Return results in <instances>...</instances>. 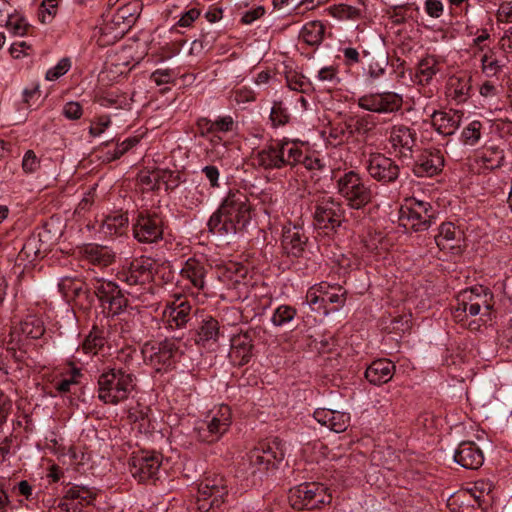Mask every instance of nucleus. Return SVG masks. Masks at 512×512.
<instances>
[{"label":"nucleus","mask_w":512,"mask_h":512,"mask_svg":"<svg viewBox=\"0 0 512 512\" xmlns=\"http://www.w3.org/2000/svg\"><path fill=\"white\" fill-rule=\"evenodd\" d=\"M357 104L363 110L387 114L399 111L403 105V98L395 92L370 93L358 98Z\"/></svg>","instance_id":"19"},{"label":"nucleus","mask_w":512,"mask_h":512,"mask_svg":"<svg viewBox=\"0 0 512 512\" xmlns=\"http://www.w3.org/2000/svg\"><path fill=\"white\" fill-rule=\"evenodd\" d=\"M128 216L126 214H114L106 216L101 224V232L108 236L122 235L128 227Z\"/></svg>","instance_id":"36"},{"label":"nucleus","mask_w":512,"mask_h":512,"mask_svg":"<svg viewBox=\"0 0 512 512\" xmlns=\"http://www.w3.org/2000/svg\"><path fill=\"white\" fill-rule=\"evenodd\" d=\"M345 294L346 291L340 285L320 282L309 288L306 293V302L313 310H322L324 314H327L328 304H336L333 310H337L345 304Z\"/></svg>","instance_id":"13"},{"label":"nucleus","mask_w":512,"mask_h":512,"mask_svg":"<svg viewBox=\"0 0 512 512\" xmlns=\"http://www.w3.org/2000/svg\"><path fill=\"white\" fill-rule=\"evenodd\" d=\"M325 34V26L320 21L306 23L300 32V37L310 46H318L322 43Z\"/></svg>","instance_id":"37"},{"label":"nucleus","mask_w":512,"mask_h":512,"mask_svg":"<svg viewBox=\"0 0 512 512\" xmlns=\"http://www.w3.org/2000/svg\"><path fill=\"white\" fill-rule=\"evenodd\" d=\"M178 351L177 340L173 338H166L158 343H145L142 348L144 360L157 371L171 367Z\"/></svg>","instance_id":"17"},{"label":"nucleus","mask_w":512,"mask_h":512,"mask_svg":"<svg viewBox=\"0 0 512 512\" xmlns=\"http://www.w3.org/2000/svg\"><path fill=\"white\" fill-rule=\"evenodd\" d=\"M327 141L333 146H338L349 141L341 122L330 125Z\"/></svg>","instance_id":"51"},{"label":"nucleus","mask_w":512,"mask_h":512,"mask_svg":"<svg viewBox=\"0 0 512 512\" xmlns=\"http://www.w3.org/2000/svg\"><path fill=\"white\" fill-rule=\"evenodd\" d=\"M455 237L456 228L454 224L451 222L442 223L439 227V233L435 236V242L441 250L452 248L450 242L455 240Z\"/></svg>","instance_id":"44"},{"label":"nucleus","mask_w":512,"mask_h":512,"mask_svg":"<svg viewBox=\"0 0 512 512\" xmlns=\"http://www.w3.org/2000/svg\"><path fill=\"white\" fill-rule=\"evenodd\" d=\"M298 151L300 152V157H298L299 162L297 165L302 164L307 170H322L324 168L320 158L304 153L299 145Z\"/></svg>","instance_id":"57"},{"label":"nucleus","mask_w":512,"mask_h":512,"mask_svg":"<svg viewBox=\"0 0 512 512\" xmlns=\"http://www.w3.org/2000/svg\"><path fill=\"white\" fill-rule=\"evenodd\" d=\"M463 113L458 110L434 111L431 123L434 129L443 136L453 135L461 125Z\"/></svg>","instance_id":"27"},{"label":"nucleus","mask_w":512,"mask_h":512,"mask_svg":"<svg viewBox=\"0 0 512 512\" xmlns=\"http://www.w3.org/2000/svg\"><path fill=\"white\" fill-rule=\"evenodd\" d=\"M365 167L370 177L383 185L396 182L400 175L398 164L382 153L370 154Z\"/></svg>","instance_id":"18"},{"label":"nucleus","mask_w":512,"mask_h":512,"mask_svg":"<svg viewBox=\"0 0 512 512\" xmlns=\"http://www.w3.org/2000/svg\"><path fill=\"white\" fill-rule=\"evenodd\" d=\"M330 430L336 433L344 432L349 426L350 416L347 413L332 410Z\"/></svg>","instance_id":"52"},{"label":"nucleus","mask_w":512,"mask_h":512,"mask_svg":"<svg viewBox=\"0 0 512 512\" xmlns=\"http://www.w3.org/2000/svg\"><path fill=\"white\" fill-rule=\"evenodd\" d=\"M344 219L341 202L327 194H321L314 200V225L328 231H335Z\"/></svg>","instance_id":"12"},{"label":"nucleus","mask_w":512,"mask_h":512,"mask_svg":"<svg viewBox=\"0 0 512 512\" xmlns=\"http://www.w3.org/2000/svg\"><path fill=\"white\" fill-rule=\"evenodd\" d=\"M435 219L430 203L412 199L400 210L399 220L404 227L416 232L427 230Z\"/></svg>","instance_id":"16"},{"label":"nucleus","mask_w":512,"mask_h":512,"mask_svg":"<svg viewBox=\"0 0 512 512\" xmlns=\"http://www.w3.org/2000/svg\"><path fill=\"white\" fill-rule=\"evenodd\" d=\"M111 123L109 116H100L96 121L92 122L89 127V134L93 137L100 136Z\"/></svg>","instance_id":"62"},{"label":"nucleus","mask_w":512,"mask_h":512,"mask_svg":"<svg viewBox=\"0 0 512 512\" xmlns=\"http://www.w3.org/2000/svg\"><path fill=\"white\" fill-rule=\"evenodd\" d=\"M154 264L150 257L133 259L128 267L118 272V279L130 286L149 283L153 278Z\"/></svg>","instance_id":"20"},{"label":"nucleus","mask_w":512,"mask_h":512,"mask_svg":"<svg viewBox=\"0 0 512 512\" xmlns=\"http://www.w3.org/2000/svg\"><path fill=\"white\" fill-rule=\"evenodd\" d=\"M232 423V413L228 405H220L211 410L203 421L194 428L196 438L203 443L212 444L221 439Z\"/></svg>","instance_id":"8"},{"label":"nucleus","mask_w":512,"mask_h":512,"mask_svg":"<svg viewBox=\"0 0 512 512\" xmlns=\"http://www.w3.org/2000/svg\"><path fill=\"white\" fill-rule=\"evenodd\" d=\"M388 140L400 159H410L416 146L417 133L406 125H393Z\"/></svg>","instance_id":"21"},{"label":"nucleus","mask_w":512,"mask_h":512,"mask_svg":"<svg viewBox=\"0 0 512 512\" xmlns=\"http://www.w3.org/2000/svg\"><path fill=\"white\" fill-rule=\"evenodd\" d=\"M285 458V444L279 438L261 442L242 459L238 472L252 483L262 480L277 471Z\"/></svg>","instance_id":"2"},{"label":"nucleus","mask_w":512,"mask_h":512,"mask_svg":"<svg viewBox=\"0 0 512 512\" xmlns=\"http://www.w3.org/2000/svg\"><path fill=\"white\" fill-rule=\"evenodd\" d=\"M212 123L214 132L219 134L230 132L234 128V120L229 115L218 117L216 120L212 121Z\"/></svg>","instance_id":"61"},{"label":"nucleus","mask_w":512,"mask_h":512,"mask_svg":"<svg viewBox=\"0 0 512 512\" xmlns=\"http://www.w3.org/2000/svg\"><path fill=\"white\" fill-rule=\"evenodd\" d=\"M139 140L137 137H129L125 139L122 143L117 144L114 148L113 152H107V160L112 161L119 159L122 155H124L127 151H129L132 147L138 144Z\"/></svg>","instance_id":"53"},{"label":"nucleus","mask_w":512,"mask_h":512,"mask_svg":"<svg viewBox=\"0 0 512 512\" xmlns=\"http://www.w3.org/2000/svg\"><path fill=\"white\" fill-rule=\"evenodd\" d=\"M395 371V365L388 359L373 361L365 371L366 379L374 385H382L390 381Z\"/></svg>","instance_id":"29"},{"label":"nucleus","mask_w":512,"mask_h":512,"mask_svg":"<svg viewBox=\"0 0 512 512\" xmlns=\"http://www.w3.org/2000/svg\"><path fill=\"white\" fill-rule=\"evenodd\" d=\"M493 485L491 482L486 480H478L473 484V487L469 489L471 496L478 502L480 505L481 499L485 495H489L492 492Z\"/></svg>","instance_id":"56"},{"label":"nucleus","mask_w":512,"mask_h":512,"mask_svg":"<svg viewBox=\"0 0 512 512\" xmlns=\"http://www.w3.org/2000/svg\"><path fill=\"white\" fill-rule=\"evenodd\" d=\"M471 89L470 77L453 76L448 82V94L457 102L466 101Z\"/></svg>","instance_id":"38"},{"label":"nucleus","mask_w":512,"mask_h":512,"mask_svg":"<svg viewBox=\"0 0 512 512\" xmlns=\"http://www.w3.org/2000/svg\"><path fill=\"white\" fill-rule=\"evenodd\" d=\"M82 255L88 265L98 268L108 267L115 261V254L106 246L87 245Z\"/></svg>","instance_id":"30"},{"label":"nucleus","mask_w":512,"mask_h":512,"mask_svg":"<svg viewBox=\"0 0 512 512\" xmlns=\"http://www.w3.org/2000/svg\"><path fill=\"white\" fill-rule=\"evenodd\" d=\"M3 26L15 36L25 35L30 27L25 18L18 13H11Z\"/></svg>","instance_id":"45"},{"label":"nucleus","mask_w":512,"mask_h":512,"mask_svg":"<svg viewBox=\"0 0 512 512\" xmlns=\"http://www.w3.org/2000/svg\"><path fill=\"white\" fill-rule=\"evenodd\" d=\"M457 305L453 309L456 322H464L468 315L476 316L484 308L483 315H489L493 309V294L484 286H474L465 289L457 295Z\"/></svg>","instance_id":"5"},{"label":"nucleus","mask_w":512,"mask_h":512,"mask_svg":"<svg viewBox=\"0 0 512 512\" xmlns=\"http://www.w3.org/2000/svg\"><path fill=\"white\" fill-rule=\"evenodd\" d=\"M250 219L251 206L247 195L239 190H231L211 215L207 226L214 235L230 236L241 232Z\"/></svg>","instance_id":"1"},{"label":"nucleus","mask_w":512,"mask_h":512,"mask_svg":"<svg viewBox=\"0 0 512 512\" xmlns=\"http://www.w3.org/2000/svg\"><path fill=\"white\" fill-rule=\"evenodd\" d=\"M211 148L207 152L216 158H222L226 152V142L219 133H213L207 138Z\"/></svg>","instance_id":"54"},{"label":"nucleus","mask_w":512,"mask_h":512,"mask_svg":"<svg viewBox=\"0 0 512 512\" xmlns=\"http://www.w3.org/2000/svg\"><path fill=\"white\" fill-rule=\"evenodd\" d=\"M289 501L294 509L313 510L331 502L327 488L317 482H306L289 490Z\"/></svg>","instance_id":"11"},{"label":"nucleus","mask_w":512,"mask_h":512,"mask_svg":"<svg viewBox=\"0 0 512 512\" xmlns=\"http://www.w3.org/2000/svg\"><path fill=\"white\" fill-rule=\"evenodd\" d=\"M247 275V269L239 263L230 262L217 268V277L228 289H240L244 285L243 280Z\"/></svg>","instance_id":"28"},{"label":"nucleus","mask_w":512,"mask_h":512,"mask_svg":"<svg viewBox=\"0 0 512 512\" xmlns=\"http://www.w3.org/2000/svg\"><path fill=\"white\" fill-rule=\"evenodd\" d=\"M192 306L183 297L168 303L162 313V321L167 329H182L191 320Z\"/></svg>","instance_id":"22"},{"label":"nucleus","mask_w":512,"mask_h":512,"mask_svg":"<svg viewBox=\"0 0 512 512\" xmlns=\"http://www.w3.org/2000/svg\"><path fill=\"white\" fill-rule=\"evenodd\" d=\"M296 309L289 305H280L274 311L271 321L275 326H284L290 323L296 316Z\"/></svg>","instance_id":"48"},{"label":"nucleus","mask_w":512,"mask_h":512,"mask_svg":"<svg viewBox=\"0 0 512 512\" xmlns=\"http://www.w3.org/2000/svg\"><path fill=\"white\" fill-rule=\"evenodd\" d=\"M45 333L44 322L36 315H28L17 325L11 327L7 340V351L17 362L25 361L24 350L27 339H39Z\"/></svg>","instance_id":"6"},{"label":"nucleus","mask_w":512,"mask_h":512,"mask_svg":"<svg viewBox=\"0 0 512 512\" xmlns=\"http://www.w3.org/2000/svg\"><path fill=\"white\" fill-rule=\"evenodd\" d=\"M136 388V376L123 368H108L97 380V397L106 405H117L129 398Z\"/></svg>","instance_id":"3"},{"label":"nucleus","mask_w":512,"mask_h":512,"mask_svg":"<svg viewBox=\"0 0 512 512\" xmlns=\"http://www.w3.org/2000/svg\"><path fill=\"white\" fill-rule=\"evenodd\" d=\"M298 142L277 140L265 146L253 156L254 164L265 170L281 169L285 166L294 167L299 162Z\"/></svg>","instance_id":"4"},{"label":"nucleus","mask_w":512,"mask_h":512,"mask_svg":"<svg viewBox=\"0 0 512 512\" xmlns=\"http://www.w3.org/2000/svg\"><path fill=\"white\" fill-rule=\"evenodd\" d=\"M47 251V247H44V243L41 240V235H32L29 237L22 246L19 252V258L21 260H28L33 262L36 259L42 257Z\"/></svg>","instance_id":"35"},{"label":"nucleus","mask_w":512,"mask_h":512,"mask_svg":"<svg viewBox=\"0 0 512 512\" xmlns=\"http://www.w3.org/2000/svg\"><path fill=\"white\" fill-rule=\"evenodd\" d=\"M481 129L482 123L480 121H472L461 133L463 143L470 146L476 145L481 138Z\"/></svg>","instance_id":"49"},{"label":"nucleus","mask_w":512,"mask_h":512,"mask_svg":"<svg viewBox=\"0 0 512 512\" xmlns=\"http://www.w3.org/2000/svg\"><path fill=\"white\" fill-rule=\"evenodd\" d=\"M131 100L132 99L128 98L126 94L109 92L99 97L98 103L105 108L115 107L117 109H128Z\"/></svg>","instance_id":"42"},{"label":"nucleus","mask_w":512,"mask_h":512,"mask_svg":"<svg viewBox=\"0 0 512 512\" xmlns=\"http://www.w3.org/2000/svg\"><path fill=\"white\" fill-rule=\"evenodd\" d=\"M229 489L227 480L219 474L207 475L198 484L197 508L200 512H210L225 503Z\"/></svg>","instance_id":"9"},{"label":"nucleus","mask_w":512,"mask_h":512,"mask_svg":"<svg viewBox=\"0 0 512 512\" xmlns=\"http://www.w3.org/2000/svg\"><path fill=\"white\" fill-rule=\"evenodd\" d=\"M98 298L101 305L108 309L112 315L120 314L128 305V299L124 296L118 285L105 279H94L90 283L89 291Z\"/></svg>","instance_id":"14"},{"label":"nucleus","mask_w":512,"mask_h":512,"mask_svg":"<svg viewBox=\"0 0 512 512\" xmlns=\"http://www.w3.org/2000/svg\"><path fill=\"white\" fill-rule=\"evenodd\" d=\"M134 238L140 243H156L163 238L164 217L155 209H141L132 220Z\"/></svg>","instance_id":"10"},{"label":"nucleus","mask_w":512,"mask_h":512,"mask_svg":"<svg viewBox=\"0 0 512 512\" xmlns=\"http://www.w3.org/2000/svg\"><path fill=\"white\" fill-rule=\"evenodd\" d=\"M271 124L273 127H279L286 125L290 120V114L288 109L284 106L281 101H275L271 108L270 117Z\"/></svg>","instance_id":"47"},{"label":"nucleus","mask_w":512,"mask_h":512,"mask_svg":"<svg viewBox=\"0 0 512 512\" xmlns=\"http://www.w3.org/2000/svg\"><path fill=\"white\" fill-rule=\"evenodd\" d=\"M480 159L486 169L493 170L502 166L504 152L497 147L485 148L481 153Z\"/></svg>","instance_id":"41"},{"label":"nucleus","mask_w":512,"mask_h":512,"mask_svg":"<svg viewBox=\"0 0 512 512\" xmlns=\"http://www.w3.org/2000/svg\"><path fill=\"white\" fill-rule=\"evenodd\" d=\"M197 133L200 137L208 138L214 133L212 120L201 117L196 122Z\"/></svg>","instance_id":"63"},{"label":"nucleus","mask_w":512,"mask_h":512,"mask_svg":"<svg viewBox=\"0 0 512 512\" xmlns=\"http://www.w3.org/2000/svg\"><path fill=\"white\" fill-rule=\"evenodd\" d=\"M96 498V493L85 486H71L65 490L64 502L59 504V507L63 510L69 511L71 504L68 501H76L81 507L91 505Z\"/></svg>","instance_id":"32"},{"label":"nucleus","mask_w":512,"mask_h":512,"mask_svg":"<svg viewBox=\"0 0 512 512\" xmlns=\"http://www.w3.org/2000/svg\"><path fill=\"white\" fill-rule=\"evenodd\" d=\"M482 72L487 77H495L502 72L504 64L498 60L492 50L486 52L481 58Z\"/></svg>","instance_id":"43"},{"label":"nucleus","mask_w":512,"mask_h":512,"mask_svg":"<svg viewBox=\"0 0 512 512\" xmlns=\"http://www.w3.org/2000/svg\"><path fill=\"white\" fill-rule=\"evenodd\" d=\"M71 68V61L69 58H62L54 67L50 68L46 72V79L48 81H55L64 74H66Z\"/></svg>","instance_id":"55"},{"label":"nucleus","mask_w":512,"mask_h":512,"mask_svg":"<svg viewBox=\"0 0 512 512\" xmlns=\"http://www.w3.org/2000/svg\"><path fill=\"white\" fill-rule=\"evenodd\" d=\"M142 9L140 1L130 2L117 10V18L122 19L127 25H131L137 19Z\"/></svg>","instance_id":"46"},{"label":"nucleus","mask_w":512,"mask_h":512,"mask_svg":"<svg viewBox=\"0 0 512 512\" xmlns=\"http://www.w3.org/2000/svg\"><path fill=\"white\" fill-rule=\"evenodd\" d=\"M181 276L188 280L197 290L205 288V277L207 267L201 261L195 258H189L181 269Z\"/></svg>","instance_id":"31"},{"label":"nucleus","mask_w":512,"mask_h":512,"mask_svg":"<svg viewBox=\"0 0 512 512\" xmlns=\"http://www.w3.org/2000/svg\"><path fill=\"white\" fill-rule=\"evenodd\" d=\"M62 114L69 120H78L83 114V109L79 102L70 101L63 106Z\"/></svg>","instance_id":"60"},{"label":"nucleus","mask_w":512,"mask_h":512,"mask_svg":"<svg viewBox=\"0 0 512 512\" xmlns=\"http://www.w3.org/2000/svg\"><path fill=\"white\" fill-rule=\"evenodd\" d=\"M219 330V322L216 319L209 317L203 320L197 332L196 343L205 345L210 341L216 342L220 334Z\"/></svg>","instance_id":"39"},{"label":"nucleus","mask_w":512,"mask_h":512,"mask_svg":"<svg viewBox=\"0 0 512 512\" xmlns=\"http://www.w3.org/2000/svg\"><path fill=\"white\" fill-rule=\"evenodd\" d=\"M336 188L352 209L358 210L365 207L373 198L371 187L359 173L353 170L345 172L338 178Z\"/></svg>","instance_id":"7"},{"label":"nucleus","mask_w":512,"mask_h":512,"mask_svg":"<svg viewBox=\"0 0 512 512\" xmlns=\"http://www.w3.org/2000/svg\"><path fill=\"white\" fill-rule=\"evenodd\" d=\"M444 156L438 149H425L415 160L412 171L417 177H432L442 171Z\"/></svg>","instance_id":"24"},{"label":"nucleus","mask_w":512,"mask_h":512,"mask_svg":"<svg viewBox=\"0 0 512 512\" xmlns=\"http://www.w3.org/2000/svg\"><path fill=\"white\" fill-rule=\"evenodd\" d=\"M58 287L63 296L68 300H75L81 297L87 300L90 298L89 287L79 279L64 277L59 282Z\"/></svg>","instance_id":"33"},{"label":"nucleus","mask_w":512,"mask_h":512,"mask_svg":"<svg viewBox=\"0 0 512 512\" xmlns=\"http://www.w3.org/2000/svg\"><path fill=\"white\" fill-rule=\"evenodd\" d=\"M106 331L103 328L93 326L89 334L84 339L81 350L85 354L96 355L106 345Z\"/></svg>","instance_id":"34"},{"label":"nucleus","mask_w":512,"mask_h":512,"mask_svg":"<svg viewBox=\"0 0 512 512\" xmlns=\"http://www.w3.org/2000/svg\"><path fill=\"white\" fill-rule=\"evenodd\" d=\"M162 456L158 453L142 451L131 457L130 473L141 483H155L160 478Z\"/></svg>","instance_id":"15"},{"label":"nucleus","mask_w":512,"mask_h":512,"mask_svg":"<svg viewBox=\"0 0 512 512\" xmlns=\"http://www.w3.org/2000/svg\"><path fill=\"white\" fill-rule=\"evenodd\" d=\"M22 168L26 173H34L40 168V160L33 150L25 152L22 160Z\"/></svg>","instance_id":"59"},{"label":"nucleus","mask_w":512,"mask_h":512,"mask_svg":"<svg viewBox=\"0 0 512 512\" xmlns=\"http://www.w3.org/2000/svg\"><path fill=\"white\" fill-rule=\"evenodd\" d=\"M355 119V131L358 135H368L377 126L376 118L370 114L353 115Z\"/></svg>","instance_id":"50"},{"label":"nucleus","mask_w":512,"mask_h":512,"mask_svg":"<svg viewBox=\"0 0 512 512\" xmlns=\"http://www.w3.org/2000/svg\"><path fill=\"white\" fill-rule=\"evenodd\" d=\"M260 327L249 328L244 332H240L231 339V352L230 355L235 360H238L239 365H244L249 362L253 355L254 344L253 341L261 332Z\"/></svg>","instance_id":"23"},{"label":"nucleus","mask_w":512,"mask_h":512,"mask_svg":"<svg viewBox=\"0 0 512 512\" xmlns=\"http://www.w3.org/2000/svg\"><path fill=\"white\" fill-rule=\"evenodd\" d=\"M439 71V62L435 56H427L419 62L416 76L419 83L428 84Z\"/></svg>","instance_id":"40"},{"label":"nucleus","mask_w":512,"mask_h":512,"mask_svg":"<svg viewBox=\"0 0 512 512\" xmlns=\"http://www.w3.org/2000/svg\"><path fill=\"white\" fill-rule=\"evenodd\" d=\"M497 20L499 22L512 23V0L500 4L497 10Z\"/></svg>","instance_id":"64"},{"label":"nucleus","mask_w":512,"mask_h":512,"mask_svg":"<svg viewBox=\"0 0 512 512\" xmlns=\"http://www.w3.org/2000/svg\"><path fill=\"white\" fill-rule=\"evenodd\" d=\"M40 97V88L38 84H32L30 87H27L22 92V100L21 103L24 105L25 109H29L32 104L36 102Z\"/></svg>","instance_id":"58"},{"label":"nucleus","mask_w":512,"mask_h":512,"mask_svg":"<svg viewBox=\"0 0 512 512\" xmlns=\"http://www.w3.org/2000/svg\"><path fill=\"white\" fill-rule=\"evenodd\" d=\"M307 242L308 237L302 227L291 224L284 226L282 233V247L287 255L296 258L302 257L305 252Z\"/></svg>","instance_id":"25"},{"label":"nucleus","mask_w":512,"mask_h":512,"mask_svg":"<svg viewBox=\"0 0 512 512\" xmlns=\"http://www.w3.org/2000/svg\"><path fill=\"white\" fill-rule=\"evenodd\" d=\"M454 461L465 469L475 470L483 465L484 455L476 443L463 441L454 453Z\"/></svg>","instance_id":"26"}]
</instances>
